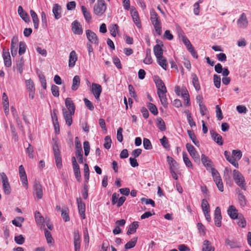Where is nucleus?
<instances>
[{
	"mask_svg": "<svg viewBox=\"0 0 251 251\" xmlns=\"http://www.w3.org/2000/svg\"><path fill=\"white\" fill-rule=\"evenodd\" d=\"M154 81L157 87V93L167 91L166 87L161 79L157 78L154 80Z\"/></svg>",
	"mask_w": 251,
	"mask_h": 251,
	"instance_id": "obj_25",
	"label": "nucleus"
},
{
	"mask_svg": "<svg viewBox=\"0 0 251 251\" xmlns=\"http://www.w3.org/2000/svg\"><path fill=\"white\" fill-rule=\"evenodd\" d=\"M33 189L35 192L36 197L38 199H41L43 197L42 185L38 181H35L34 184Z\"/></svg>",
	"mask_w": 251,
	"mask_h": 251,
	"instance_id": "obj_21",
	"label": "nucleus"
},
{
	"mask_svg": "<svg viewBox=\"0 0 251 251\" xmlns=\"http://www.w3.org/2000/svg\"><path fill=\"white\" fill-rule=\"evenodd\" d=\"M156 59L158 64L161 66L163 69H164L165 70H166L168 66L167 60L163 56Z\"/></svg>",
	"mask_w": 251,
	"mask_h": 251,
	"instance_id": "obj_43",
	"label": "nucleus"
},
{
	"mask_svg": "<svg viewBox=\"0 0 251 251\" xmlns=\"http://www.w3.org/2000/svg\"><path fill=\"white\" fill-rule=\"evenodd\" d=\"M61 7L58 4H54L52 8V12L54 14V17L56 19H58L61 18Z\"/></svg>",
	"mask_w": 251,
	"mask_h": 251,
	"instance_id": "obj_30",
	"label": "nucleus"
},
{
	"mask_svg": "<svg viewBox=\"0 0 251 251\" xmlns=\"http://www.w3.org/2000/svg\"><path fill=\"white\" fill-rule=\"evenodd\" d=\"M31 17L32 19L34 27L35 28L37 29L38 28L39 20L36 13L33 10L30 11Z\"/></svg>",
	"mask_w": 251,
	"mask_h": 251,
	"instance_id": "obj_37",
	"label": "nucleus"
},
{
	"mask_svg": "<svg viewBox=\"0 0 251 251\" xmlns=\"http://www.w3.org/2000/svg\"><path fill=\"white\" fill-rule=\"evenodd\" d=\"M80 79L78 75H75L73 79V84L71 87L72 90L76 91L80 85Z\"/></svg>",
	"mask_w": 251,
	"mask_h": 251,
	"instance_id": "obj_33",
	"label": "nucleus"
},
{
	"mask_svg": "<svg viewBox=\"0 0 251 251\" xmlns=\"http://www.w3.org/2000/svg\"><path fill=\"white\" fill-rule=\"evenodd\" d=\"M51 91L53 96L58 97L59 96V87L57 86L52 85L51 88Z\"/></svg>",
	"mask_w": 251,
	"mask_h": 251,
	"instance_id": "obj_64",
	"label": "nucleus"
},
{
	"mask_svg": "<svg viewBox=\"0 0 251 251\" xmlns=\"http://www.w3.org/2000/svg\"><path fill=\"white\" fill-rule=\"evenodd\" d=\"M26 152L27 153L28 156L29 158H34V150L30 144H28V147L26 149Z\"/></svg>",
	"mask_w": 251,
	"mask_h": 251,
	"instance_id": "obj_58",
	"label": "nucleus"
},
{
	"mask_svg": "<svg viewBox=\"0 0 251 251\" xmlns=\"http://www.w3.org/2000/svg\"><path fill=\"white\" fill-rule=\"evenodd\" d=\"M77 60V56L75 50H72L69 54V67L73 68L75 66Z\"/></svg>",
	"mask_w": 251,
	"mask_h": 251,
	"instance_id": "obj_22",
	"label": "nucleus"
},
{
	"mask_svg": "<svg viewBox=\"0 0 251 251\" xmlns=\"http://www.w3.org/2000/svg\"><path fill=\"white\" fill-rule=\"evenodd\" d=\"M26 89L29 92L35 91V87L33 81L31 79L25 80Z\"/></svg>",
	"mask_w": 251,
	"mask_h": 251,
	"instance_id": "obj_46",
	"label": "nucleus"
},
{
	"mask_svg": "<svg viewBox=\"0 0 251 251\" xmlns=\"http://www.w3.org/2000/svg\"><path fill=\"white\" fill-rule=\"evenodd\" d=\"M72 30L75 34L81 35L83 32L81 25L77 21H75L72 23Z\"/></svg>",
	"mask_w": 251,
	"mask_h": 251,
	"instance_id": "obj_18",
	"label": "nucleus"
},
{
	"mask_svg": "<svg viewBox=\"0 0 251 251\" xmlns=\"http://www.w3.org/2000/svg\"><path fill=\"white\" fill-rule=\"evenodd\" d=\"M236 191L238 194V201L239 204L242 207H245L247 202L246 197L239 188H237Z\"/></svg>",
	"mask_w": 251,
	"mask_h": 251,
	"instance_id": "obj_17",
	"label": "nucleus"
},
{
	"mask_svg": "<svg viewBox=\"0 0 251 251\" xmlns=\"http://www.w3.org/2000/svg\"><path fill=\"white\" fill-rule=\"evenodd\" d=\"M81 9L85 20L86 21V22L88 23L90 22L91 21L92 19L90 13L87 10L86 8L83 5H82L81 6Z\"/></svg>",
	"mask_w": 251,
	"mask_h": 251,
	"instance_id": "obj_38",
	"label": "nucleus"
},
{
	"mask_svg": "<svg viewBox=\"0 0 251 251\" xmlns=\"http://www.w3.org/2000/svg\"><path fill=\"white\" fill-rule=\"evenodd\" d=\"M237 24L238 26L240 28L245 29L247 27L249 22L245 13H243L240 15L239 19L237 20Z\"/></svg>",
	"mask_w": 251,
	"mask_h": 251,
	"instance_id": "obj_9",
	"label": "nucleus"
},
{
	"mask_svg": "<svg viewBox=\"0 0 251 251\" xmlns=\"http://www.w3.org/2000/svg\"><path fill=\"white\" fill-rule=\"evenodd\" d=\"M111 143L112 141L110 137L109 136H106L104 139V148L106 149H109L111 147Z\"/></svg>",
	"mask_w": 251,
	"mask_h": 251,
	"instance_id": "obj_60",
	"label": "nucleus"
},
{
	"mask_svg": "<svg viewBox=\"0 0 251 251\" xmlns=\"http://www.w3.org/2000/svg\"><path fill=\"white\" fill-rule=\"evenodd\" d=\"M80 236L77 230L74 232V244L75 247V251H79L80 248Z\"/></svg>",
	"mask_w": 251,
	"mask_h": 251,
	"instance_id": "obj_13",
	"label": "nucleus"
},
{
	"mask_svg": "<svg viewBox=\"0 0 251 251\" xmlns=\"http://www.w3.org/2000/svg\"><path fill=\"white\" fill-rule=\"evenodd\" d=\"M191 77L192 78V83L195 87L196 90L199 91L201 89L200 85L199 83L198 77L195 74H192L191 75Z\"/></svg>",
	"mask_w": 251,
	"mask_h": 251,
	"instance_id": "obj_36",
	"label": "nucleus"
},
{
	"mask_svg": "<svg viewBox=\"0 0 251 251\" xmlns=\"http://www.w3.org/2000/svg\"><path fill=\"white\" fill-rule=\"evenodd\" d=\"M65 105L68 109V111L71 112V114L75 113V107L71 98H67L66 99Z\"/></svg>",
	"mask_w": 251,
	"mask_h": 251,
	"instance_id": "obj_24",
	"label": "nucleus"
},
{
	"mask_svg": "<svg viewBox=\"0 0 251 251\" xmlns=\"http://www.w3.org/2000/svg\"><path fill=\"white\" fill-rule=\"evenodd\" d=\"M221 209L219 207H217L214 212V222L216 226L220 227L221 226Z\"/></svg>",
	"mask_w": 251,
	"mask_h": 251,
	"instance_id": "obj_16",
	"label": "nucleus"
},
{
	"mask_svg": "<svg viewBox=\"0 0 251 251\" xmlns=\"http://www.w3.org/2000/svg\"><path fill=\"white\" fill-rule=\"evenodd\" d=\"M189 137L193 142V143L197 147H199L200 143L199 141L197 140L196 136L193 131L188 130L187 131Z\"/></svg>",
	"mask_w": 251,
	"mask_h": 251,
	"instance_id": "obj_41",
	"label": "nucleus"
},
{
	"mask_svg": "<svg viewBox=\"0 0 251 251\" xmlns=\"http://www.w3.org/2000/svg\"><path fill=\"white\" fill-rule=\"evenodd\" d=\"M201 208L203 212L210 211V206L205 199H203L201 201Z\"/></svg>",
	"mask_w": 251,
	"mask_h": 251,
	"instance_id": "obj_53",
	"label": "nucleus"
},
{
	"mask_svg": "<svg viewBox=\"0 0 251 251\" xmlns=\"http://www.w3.org/2000/svg\"><path fill=\"white\" fill-rule=\"evenodd\" d=\"M227 212L230 218L233 220L238 218L240 214L238 213V210L233 205L229 206Z\"/></svg>",
	"mask_w": 251,
	"mask_h": 251,
	"instance_id": "obj_14",
	"label": "nucleus"
},
{
	"mask_svg": "<svg viewBox=\"0 0 251 251\" xmlns=\"http://www.w3.org/2000/svg\"><path fill=\"white\" fill-rule=\"evenodd\" d=\"M237 219L238 220L237 224L239 226L244 228L246 226V221L242 214H240L239 218Z\"/></svg>",
	"mask_w": 251,
	"mask_h": 251,
	"instance_id": "obj_48",
	"label": "nucleus"
},
{
	"mask_svg": "<svg viewBox=\"0 0 251 251\" xmlns=\"http://www.w3.org/2000/svg\"><path fill=\"white\" fill-rule=\"evenodd\" d=\"M61 216L62 219L65 222H68L70 221V217L69 216V209L65 208L61 210Z\"/></svg>",
	"mask_w": 251,
	"mask_h": 251,
	"instance_id": "obj_49",
	"label": "nucleus"
},
{
	"mask_svg": "<svg viewBox=\"0 0 251 251\" xmlns=\"http://www.w3.org/2000/svg\"><path fill=\"white\" fill-rule=\"evenodd\" d=\"M18 38L17 36H14L11 40L10 50H17Z\"/></svg>",
	"mask_w": 251,
	"mask_h": 251,
	"instance_id": "obj_47",
	"label": "nucleus"
},
{
	"mask_svg": "<svg viewBox=\"0 0 251 251\" xmlns=\"http://www.w3.org/2000/svg\"><path fill=\"white\" fill-rule=\"evenodd\" d=\"M86 35L90 44H99V39L95 32L90 29H87L86 30Z\"/></svg>",
	"mask_w": 251,
	"mask_h": 251,
	"instance_id": "obj_8",
	"label": "nucleus"
},
{
	"mask_svg": "<svg viewBox=\"0 0 251 251\" xmlns=\"http://www.w3.org/2000/svg\"><path fill=\"white\" fill-rule=\"evenodd\" d=\"M137 237L133 238L130 241L128 242L125 245V248L126 250L131 249L135 247L137 241Z\"/></svg>",
	"mask_w": 251,
	"mask_h": 251,
	"instance_id": "obj_44",
	"label": "nucleus"
},
{
	"mask_svg": "<svg viewBox=\"0 0 251 251\" xmlns=\"http://www.w3.org/2000/svg\"><path fill=\"white\" fill-rule=\"evenodd\" d=\"M84 174L85 181L87 182L89 179V169L88 165L86 163L84 166Z\"/></svg>",
	"mask_w": 251,
	"mask_h": 251,
	"instance_id": "obj_54",
	"label": "nucleus"
},
{
	"mask_svg": "<svg viewBox=\"0 0 251 251\" xmlns=\"http://www.w3.org/2000/svg\"><path fill=\"white\" fill-rule=\"evenodd\" d=\"M233 177L235 183L242 189L246 190L247 186L245 183V178L242 174L237 170L233 171Z\"/></svg>",
	"mask_w": 251,
	"mask_h": 251,
	"instance_id": "obj_3",
	"label": "nucleus"
},
{
	"mask_svg": "<svg viewBox=\"0 0 251 251\" xmlns=\"http://www.w3.org/2000/svg\"><path fill=\"white\" fill-rule=\"evenodd\" d=\"M186 148L188 152L193 158L194 161L199 163L200 162V155L194 147L191 144L187 143L186 145Z\"/></svg>",
	"mask_w": 251,
	"mask_h": 251,
	"instance_id": "obj_5",
	"label": "nucleus"
},
{
	"mask_svg": "<svg viewBox=\"0 0 251 251\" xmlns=\"http://www.w3.org/2000/svg\"><path fill=\"white\" fill-rule=\"evenodd\" d=\"M151 20L156 32L160 35L162 33L161 22L157 13L153 9L151 11Z\"/></svg>",
	"mask_w": 251,
	"mask_h": 251,
	"instance_id": "obj_2",
	"label": "nucleus"
},
{
	"mask_svg": "<svg viewBox=\"0 0 251 251\" xmlns=\"http://www.w3.org/2000/svg\"><path fill=\"white\" fill-rule=\"evenodd\" d=\"M55 160V163L57 167L58 168H61L62 166V158L61 157V155L57 154L54 155Z\"/></svg>",
	"mask_w": 251,
	"mask_h": 251,
	"instance_id": "obj_57",
	"label": "nucleus"
},
{
	"mask_svg": "<svg viewBox=\"0 0 251 251\" xmlns=\"http://www.w3.org/2000/svg\"><path fill=\"white\" fill-rule=\"evenodd\" d=\"M76 201L77 203L78 209L79 213L81 217L84 219H85V204L82 202V200L80 198L76 199Z\"/></svg>",
	"mask_w": 251,
	"mask_h": 251,
	"instance_id": "obj_15",
	"label": "nucleus"
},
{
	"mask_svg": "<svg viewBox=\"0 0 251 251\" xmlns=\"http://www.w3.org/2000/svg\"><path fill=\"white\" fill-rule=\"evenodd\" d=\"M183 159L187 167L193 168V164L185 152H183Z\"/></svg>",
	"mask_w": 251,
	"mask_h": 251,
	"instance_id": "obj_52",
	"label": "nucleus"
},
{
	"mask_svg": "<svg viewBox=\"0 0 251 251\" xmlns=\"http://www.w3.org/2000/svg\"><path fill=\"white\" fill-rule=\"evenodd\" d=\"M0 176L2 183L3 189L5 194H10L11 189L6 175L4 173L2 172L0 173Z\"/></svg>",
	"mask_w": 251,
	"mask_h": 251,
	"instance_id": "obj_6",
	"label": "nucleus"
},
{
	"mask_svg": "<svg viewBox=\"0 0 251 251\" xmlns=\"http://www.w3.org/2000/svg\"><path fill=\"white\" fill-rule=\"evenodd\" d=\"M75 155L78 159L79 163H83V155L81 144L79 141L78 137L75 138Z\"/></svg>",
	"mask_w": 251,
	"mask_h": 251,
	"instance_id": "obj_7",
	"label": "nucleus"
},
{
	"mask_svg": "<svg viewBox=\"0 0 251 251\" xmlns=\"http://www.w3.org/2000/svg\"><path fill=\"white\" fill-rule=\"evenodd\" d=\"M139 225L138 222H133L129 226L127 234L129 235L136 231L137 228L138 227Z\"/></svg>",
	"mask_w": 251,
	"mask_h": 251,
	"instance_id": "obj_35",
	"label": "nucleus"
},
{
	"mask_svg": "<svg viewBox=\"0 0 251 251\" xmlns=\"http://www.w3.org/2000/svg\"><path fill=\"white\" fill-rule=\"evenodd\" d=\"M215 71L218 74L222 73L224 76H226L229 74V71L227 68H223L220 63H218L215 66Z\"/></svg>",
	"mask_w": 251,
	"mask_h": 251,
	"instance_id": "obj_19",
	"label": "nucleus"
},
{
	"mask_svg": "<svg viewBox=\"0 0 251 251\" xmlns=\"http://www.w3.org/2000/svg\"><path fill=\"white\" fill-rule=\"evenodd\" d=\"M91 91L95 96V98L98 100L100 98V95L102 91L101 86L97 83H93L92 84Z\"/></svg>",
	"mask_w": 251,
	"mask_h": 251,
	"instance_id": "obj_12",
	"label": "nucleus"
},
{
	"mask_svg": "<svg viewBox=\"0 0 251 251\" xmlns=\"http://www.w3.org/2000/svg\"><path fill=\"white\" fill-rule=\"evenodd\" d=\"M72 162L75 177L78 181H80L81 179V175L79 166L77 164L75 156L72 157Z\"/></svg>",
	"mask_w": 251,
	"mask_h": 251,
	"instance_id": "obj_10",
	"label": "nucleus"
},
{
	"mask_svg": "<svg viewBox=\"0 0 251 251\" xmlns=\"http://www.w3.org/2000/svg\"><path fill=\"white\" fill-rule=\"evenodd\" d=\"M35 218L36 222L38 225H42L44 222V217L41 215L39 211H36L35 213Z\"/></svg>",
	"mask_w": 251,
	"mask_h": 251,
	"instance_id": "obj_50",
	"label": "nucleus"
},
{
	"mask_svg": "<svg viewBox=\"0 0 251 251\" xmlns=\"http://www.w3.org/2000/svg\"><path fill=\"white\" fill-rule=\"evenodd\" d=\"M167 160L169 165L170 170H171V169H175L177 168V164L176 160H175L173 158H172L171 156H168L167 157Z\"/></svg>",
	"mask_w": 251,
	"mask_h": 251,
	"instance_id": "obj_42",
	"label": "nucleus"
},
{
	"mask_svg": "<svg viewBox=\"0 0 251 251\" xmlns=\"http://www.w3.org/2000/svg\"><path fill=\"white\" fill-rule=\"evenodd\" d=\"M14 240L15 242L18 245H22L25 241V239L22 235L15 236Z\"/></svg>",
	"mask_w": 251,
	"mask_h": 251,
	"instance_id": "obj_56",
	"label": "nucleus"
},
{
	"mask_svg": "<svg viewBox=\"0 0 251 251\" xmlns=\"http://www.w3.org/2000/svg\"><path fill=\"white\" fill-rule=\"evenodd\" d=\"M62 111L66 124L70 126L72 124V116L74 114H71V112L68 111L65 108H63Z\"/></svg>",
	"mask_w": 251,
	"mask_h": 251,
	"instance_id": "obj_23",
	"label": "nucleus"
},
{
	"mask_svg": "<svg viewBox=\"0 0 251 251\" xmlns=\"http://www.w3.org/2000/svg\"><path fill=\"white\" fill-rule=\"evenodd\" d=\"M156 124L157 127L161 131H164L166 129L165 122L161 117L157 118Z\"/></svg>",
	"mask_w": 251,
	"mask_h": 251,
	"instance_id": "obj_40",
	"label": "nucleus"
},
{
	"mask_svg": "<svg viewBox=\"0 0 251 251\" xmlns=\"http://www.w3.org/2000/svg\"><path fill=\"white\" fill-rule=\"evenodd\" d=\"M148 107L150 111L154 115H156L158 114V110L156 106L151 103H149L148 105Z\"/></svg>",
	"mask_w": 251,
	"mask_h": 251,
	"instance_id": "obj_59",
	"label": "nucleus"
},
{
	"mask_svg": "<svg viewBox=\"0 0 251 251\" xmlns=\"http://www.w3.org/2000/svg\"><path fill=\"white\" fill-rule=\"evenodd\" d=\"M224 155L226 159L232 165L236 168H238V163L236 162L235 158L233 156H230V153L228 151H225Z\"/></svg>",
	"mask_w": 251,
	"mask_h": 251,
	"instance_id": "obj_29",
	"label": "nucleus"
},
{
	"mask_svg": "<svg viewBox=\"0 0 251 251\" xmlns=\"http://www.w3.org/2000/svg\"><path fill=\"white\" fill-rule=\"evenodd\" d=\"M160 141L164 148L166 149L170 148V145L166 137L163 136V138L160 140Z\"/></svg>",
	"mask_w": 251,
	"mask_h": 251,
	"instance_id": "obj_62",
	"label": "nucleus"
},
{
	"mask_svg": "<svg viewBox=\"0 0 251 251\" xmlns=\"http://www.w3.org/2000/svg\"><path fill=\"white\" fill-rule=\"evenodd\" d=\"M106 9V5L104 0H97L94 6V12L98 16L102 15Z\"/></svg>",
	"mask_w": 251,
	"mask_h": 251,
	"instance_id": "obj_4",
	"label": "nucleus"
},
{
	"mask_svg": "<svg viewBox=\"0 0 251 251\" xmlns=\"http://www.w3.org/2000/svg\"><path fill=\"white\" fill-rule=\"evenodd\" d=\"M225 243L231 249L238 248L241 247L240 244L235 239L230 240L228 238H226L225 240Z\"/></svg>",
	"mask_w": 251,
	"mask_h": 251,
	"instance_id": "obj_26",
	"label": "nucleus"
},
{
	"mask_svg": "<svg viewBox=\"0 0 251 251\" xmlns=\"http://www.w3.org/2000/svg\"><path fill=\"white\" fill-rule=\"evenodd\" d=\"M210 132L212 139L219 145L222 146L223 144V141L222 136H221L213 130H210Z\"/></svg>",
	"mask_w": 251,
	"mask_h": 251,
	"instance_id": "obj_20",
	"label": "nucleus"
},
{
	"mask_svg": "<svg viewBox=\"0 0 251 251\" xmlns=\"http://www.w3.org/2000/svg\"><path fill=\"white\" fill-rule=\"evenodd\" d=\"M143 146L146 150H151L152 149V145L151 141L147 138H144Z\"/></svg>",
	"mask_w": 251,
	"mask_h": 251,
	"instance_id": "obj_61",
	"label": "nucleus"
},
{
	"mask_svg": "<svg viewBox=\"0 0 251 251\" xmlns=\"http://www.w3.org/2000/svg\"><path fill=\"white\" fill-rule=\"evenodd\" d=\"M118 28V26L117 25H112L109 27V31L112 36L116 37Z\"/></svg>",
	"mask_w": 251,
	"mask_h": 251,
	"instance_id": "obj_63",
	"label": "nucleus"
},
{
	"mask_svg": "<svg viewBox=\"0 0 251 251\" xmlns=\"http://www.w3.org/2000/svg\"><path fill=\"white\" fill-rule=\"evenodd\" d=\"M18 12L21 18L26 23H28L30 21V18L21 6H19L18 8Z\"/></svg>",
	"mask_w": 251,
	"mask_h": 251,
	"instance_id": "obj_28",
	"label": "nucleus"
},
{
	"mask_svg": "<svg viewBox=\"0 0 251 251\" xmlns=\"http://www.w3.org/2000/svg\"><path fill=\"white\" fill-rule=\"evenodd\" d=\"M201 157V162L203 165L207 169L209 168L211 169L213 180L219 190L221 192H223L224 191V186L221 177L218 172L212 167V162L211 160L204 154H202Z\"/></svg>",
	"mask_w": 251,
	"mask_h": 251,
	"instance_id": "obj_1",
	"label": "nucleus"
},
{
	"mask_svg": "<svg viewBox=\"0 0 251 251\" xmlns=\"http://www.w3.org/2000/svg\"><path fill=\"white\" fill-rule=\"evenodd\" d=\"M166 91H163L161 92H157V95L158 96V97L159 98L160 102L161 104L163 105L164 107H167L168 102V99L166 97Z\"/></svg>",
	"mask_w": 251,
	"mask_h": 251,
	"instance_id": "obj_27",
	"label": "nucleus"
},
{
	"mask_svg": "<svg viewBox=\"0 0 251 251\" xmlns=\"http://www.w3.org/2000/svg\"><path fill=\"white\" fill-rule=\"evenodd\" d=\"M153 51L156 58L163 56V50L159 45H156L153 48Z\"/></svg>",
	"mask_w": 251,
	"mask_h": 251,
	"instance_id": "obj_34",
	"label": "nucleus"
},
{
	"mask_svg": "<svg viewBox=\"0 0 251 251\" xmlns=\"http://www.w3.org/2000/svg\"><path fill=\"white\" fill-rule=\"evenodd\" d=\"M24 221V218L22 217H17L12 221V223L17 227H21L22 224Z\"/></svg>",
	"mask_w": 251,
	"mask_h": 251,
	"instance_id": "obj_45",
	"label": "nucleus"
},
{
	"mask_svg": "<svg viewBox=\"0 0 251 251\" xmlns=\"http://www.w3.org/2000/svg\"><path fill=\"white\" fill-rule=\"evenodd\" d=\"M131 16L132 17L133 22L136 24L137 26L140 27L141 25L140 22L139 17L138 16V12L136 11H131Z\"/></svg>",
	"mask_w": 251,
	"mask_h": 251,
	"instance_id": "obj_39",
	"label": "nucleus"
},
{
	"mask_svg": "<svg viewBox=\"0 0 251 251\" xmlns=\"http://www.w3.org/2000/svg\"><path fill=\"white\" fill-rule=\"evenodd\" d=\"M24 61L23 57H21L17 61L16 63V66L17 69L20 74H22L23 70V65H24Z\"/></svg>",
	"mask_w": 251,
	"mask_h": 251,
	"instance_id": "obj_51",
	"label": "nucleus"
},
{
	"mask_svg": "<svg viewBox=\"0 0 251 251\" xmlns=\"http://www.w3.org/2000/svg\"><path fill=\"white\" fill-rule=\"evenodd\" d=\"M215 248L211 246L210 242L207 240H205L203 242L202 251H214Z\"/></svg>",
	"mask_w": 251,
	"mask_h": 251,
	"instance_id": "obj_31",
	"label": "nucleus"
},
{
	"mask_svg": "<svg viewBox=\"0 0 251 251\" xmlns=\"http://www.w3.org/2000/svg\"><path fill=\"white\" fill-rule=\"evenodd\" d=\"M213 81L215 86L219 88L221 86V77L217 75H214L213 76Z\"/></svg>",
	"mask_w": 251,
	"mask_h": 251,
	"instance_id": "obj_55",
	"label": "nucleus"
},
{
	"mask_svg": "<svg viewBox=\"0 0 251 251\" xmlns=\"http://www.w3.org/2000/svg\"><path fill=\"white\" fill-rule=\"evenodd\" d=\"M20 179L25 188L28 187L27 179L24 166L21 165L19 167Z\"/></svg>",
	"mask_w": 251,
	"mask_h": 251,
	"instance_id": "obj_11",
	"label": "nucleus"
},
{
	"mask_svg": "<svg viewBox=\"0 0 251 251\" xmlns=\"http://www.w3.org/2000/svg\"><path fill=\"white\" fill-rule=\"evenodd\" d=\"M2 57L4 60V63L5 66L9 67L11 66V61L9 52L3 51Z\"/></svg>",
	"mask_w": 251,
	"mask_h": 251,
	"instance_id": "obj_32",
	"label": "nucleus"
}]
</instances>
